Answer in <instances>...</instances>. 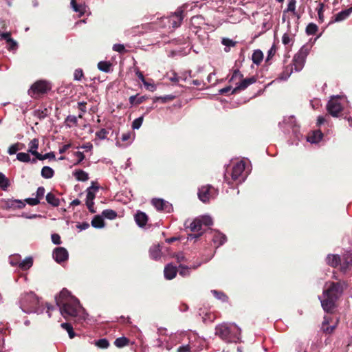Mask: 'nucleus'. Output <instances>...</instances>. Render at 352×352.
I'll list each match as a JSON object with an SVG mask.
<instances>
[{"label":"nucleus","mask_w":352,"mask_h":352,"mask_svg":"<svg viewBox=\"0 0 352 352\" xmlns=\"http://www.w3.org/2000/svg\"><path fill=\"white\" fill-rule=\"evenodd\" d=\"M78 181L85 182L89 179V175L82 170H76L73 173Z\"/></svg>","instance_id":"nucleus-28"},{"label":"nucleus","mask_w":352,"mask_h":352,"mask_svg":"<svg viewBox=\"0 0 352 352\" xmlns=\"http://www.w3.org/2000/svg\"><path fill=\"white\" fill-rule=\"evenodd\" d=\"M111 64L107 61H100L98 64V68L104 72H109L110 71Z\"/></svg>","instance_id":"nucleus-38"},{"label":"nucleus","mask_w":352,"mask_h":352,"mask_svg":"<svg viewBox=\"0 0 352 352\" xmlns=\"http://www.w3.org/2000/svg\"><path fill=\"white\" fill-rule=\"evenodd\" d=\"M134 138V134L131 131H128L122 135L121 139L123 142L130 141L129 143H131L133 139Z\"/></svg>","instance_id":"nucleus-45"},{"label":"nucleus","mask_w":352,"mask_h":352,"mask_svg":"<svg viewBox=\"0 0 352 352\" xmlns=\"http://www.w3.org/2000/svg\"><path fill=\"white\" fill-rule=\"evenodd\" d=\"M128 343L129 340L126 337L118 338L114 341V344L118 348L125 346L128 344Z\"/></svg>","instance_id":"nucleus-39"},{"label":"nucleus","mask_w":352,"mask_h":352,"mask_svg":"<svg viewBox=\"0 0 352 352\" xmlns=\"http://www.w3.org/2000/svg\"><path fill=\"white\" fill-rule=\"evenodd\" d=\"M338 319L333 321L331 316H324L322 322L321 331L325 334H331L337 328Z\"/></svg>","instance_id":"nucleus-11"},{"label":"nucleus","mask_w":352,"mask_h":352,"mask_svg":"<svg viewBox=\"0 0 352 352\" xmlns=\"http://www.w3.org/2000/svg\"><path fill=\"white\" fill-rule=\"evenodd\" d=\"M17 47V43L12 38L8 43V49L9 50H14Z\"/></svg>","instance_id":"nucleus-62"},{"label":"nucleus","mask_w":352,"mask_h":352,"mask_svg":"<svg viewBox=\"0 0 352 352\" xmlns=\"http://www.w3.org/2000/svg\"><path fill=\"white\" fill-rule=\"evenodd\" d=\"M47 202L52 206L56 207L60 205V199L52 192H49L46 195Z\"/></svg>","instance_id":"nucleus-27"},{"label":"nucleus","mask_w":352,"mask_h":352,"mask_svg":"<svg viewBox=\"0 0 352 352\" xmlns=\"http://www.w3.org/2000/svg\"><path fill=\"white\" fill-rule=\"evenodd\" d=\"M230 80L235 82L236 86L234 89L233 92H236L237 91L244 90L250 85L255 83L257 78L253 76L250 78H243V75L239 69H235Z\"/></svg>","instance_id":"nucleus-4"},{"label":"nucleus","mask_w":352,"mask_h":352,"mask_svg":"<svg viewBox=\"0 0 352 352\" xmlns=\"http://www.w3.org/2000/svg\"><path fill=\"white\" fill-rule=\"evenodd\" d=\"M9 180L3 173L0 172V187L5 190L9 186Z\"/></svg>","instance_id":"nucleus-43"},{"label":"nucleus","mask_w":352,"mask_h":352,"mask_svg":"<svg viewBox=\"0 0 352 352\" xmlns=\"http://www.w3.org/2000/svg\"><path fill=\"white\" fill-rule=\"evenodd\" d=\"M94 200H87L86 199V206H87L88 210L91 213H95L96 212V210H95V209L94 208Z\"/></svg>","instance_id":"nucleus-57"},{"label":"nucleus","mask_w":352,"mask_h":352,"mask_svg":"<svg viewBox=\"0 0 352 352\" xmlns=\"http://www.w3.org/2000/svg\"><path fill=\"white\" fill-rule=\"evenodd\" d=\"M19 146V143H16V144L11 145L8 148V153H9V155L15 154L16 153V151L20 149Z\"/></svg>","instance_id":"nucleus-52"},{"label":"nucleus","mask_w":352,"mask_h":352,"mask_svg":"<svg viewBox=\"0 0 352 352\" xmlns=\"http://www.w3.org/2000/svg\"><path fill=\"white\" fill-rule=\"evenodd\" d=\"M323 137V133L320 130L314 131L307 137V141L311 143L319 142Z\"/></svg>","instance_id":"nucleus-21"},{"label":"nucleus","mask_w":352,"mask_h":352,"mask_svg":"<svg viewBox=\"0 0 352 352\" xmlns=\"http://www.w3.org/2000/svg\"><path fill=\"white\" fill-rule=\"evenodd\" d=\"M340 99V98L338 96H333L329 100L327 104V110L333 117H338L343 109Z\"/></svg>","instance_id":"nucleus-8"},{"label":"nucleus","mask_w":352,"mask_h":352,"mask_svg":"<svg viewBox=\"0 0 352 352\" xmlns=\"http://www.w3.org/2000/svg\"><path fill=\"white\" fill-rule=\"evenodd\" d=\"M107 134L108 131L104 129H102L99 131L96 132V135L100 140H104L107 138Z\"/></svg>","instance_id":"nucleus-54"},{"label":"nucleus","mask_w":352,"mask_h":352,"mask_svg":"<svg viewBox=\"0 0 352 352\" xmlns=\"http://www.w3.org/2000/svg\"><path fill=\"white\" fill-rule=\"evenodd\" d=\"M20 258V256L16 255V256H14L12 257H11L10 258V263L12 265V266H15V265H19V259Z\"/></svg>","instance_id":"nucleus-60"},{"label":"nucleus","mask_w":352,"mask_h":352,"mask_svg":"<svg viewBox=\"0 0 352 352\" xmlns=\"http://www.w3.org/2000/svg\"><path fill=\"white\" fill-rule=\"evenodd\" d=\"M151 203L157 210L170 212L173 210L172 205L162 199H153Z\"/></svg>","instance_id":"nucleus-14"},{"label":"nucleus","mask_w":352,"mask_h":352,"mask_svg":"<svg viewBox=\"0 0 352 352\" xmlns=\"http://www.w3.org/2000/svg\"><path fill=\"white\" fill-rule=\"evenodd\" d=\"M276 53V48L275 46L273 45L268 51L267 52V56L265 59V63L270 64V59L274 56Z\"/></svg>","instance_id":"nucleus-50"},{"label":"nucleus","mask_w":352,"mask_h":352,"mask_svg":"<svg viewBox=\"0 0 352 352\" xmlns=\"http://www.w3.org/2000/svg\"><path fill=\"white\" fill-rule=\"evenodd\" d=\"M318 30L317 25L314 23H310L306 28V33L308 35H314Z\"/></svg>","instance_id":"nucleus-37"},{"label":"nucleus","mask_w":352,"mask_h":352,"mask_svg":"<svg viewBox=\"0 0 352 352\" xmlns=\"http://www.w3.org/2000/svg\"><path fill=\"white\" fill-rule=\"evenodd\" d=\"M352 267V253L347 252L341 257V264H340V271L346 274Z\"/></svg>","instance_id":"nucleus-12"},{"label":"nucleus","mask_w":352,"mask_h":352,"mask_svg":"<svg viewBox=\"0 0 352 352\" xmlns=\"http://www.w3.org/2000/svg\"><path fill=\"white\" fill-rule=\"evenodd\" d=\"M71 6L74 12H78L80 15L85 12V3H77L76 0H71Z\"/></svg>","instance_id":"nucleus-26"},{"label":"nucleus","mask_w":352,"mask_h":352,"mask_svg":"<svg viewBox=\"0 0 352 352\" xmlns=\"http://www.w3.org/2000/svg\"><path fill=\"white\" fill-rule=\"evenodd\" d=\"M217 195V191L211 186H201L198 191V197L202 202H207Z\"/></svg>","instance_id":"nucleus-10"},{"label":"nucleus","mask_w":352,"mask_h":352,"mask_svg":"<svg viewBox=\"0 0 352 352\" xmlns=\"http://www.w3.org/2000/svg\"><path fill=\"white\" fill-rule=\"evenodd\" d=\"M215 318V316L212 313H206L204 316H203V321L204 322H212Z\"/></svg>","instance_id":"nucleus-55"},{"label":"nucleus","mask_w":352,"mask_h":352,"mask_svg":"<svg viewBox=\"0 0 352 352\" xmlns=\"http://www.w3.org/2000/svg\"><path fill=\"white\" fill-rule=\"evenodd\" d=\"M0 38L6 40L7 43L12 39L10 34L9 32H3L0 34Z\"/></svg>","instance_id":"nucleus-63"},{"label":"nucleus","mask_w":352,"mask_h":352,"mask_svg":"<svg viewBox=\"0 0 352 352\" xmlns=\"http://www.w3.org/2000/svg\"><path fill=\"white\" fill-rule=\"evenodd\" d=\"M352 12V6L346 10H342L341 12H338V14H335L333 16V19L331 22H340L342 21L345 20L346 18L349 17V16Z\"/></svg>","instance_id":"nucleus-18"},{"label":"nucleus","mask_w":352,"mask_h":352,"mask_svg":"<svg viewBox=\"0 0 352 352\" xmlns=\"http://www.w3.org/2000/svg\"><path fill=\"white\" fill-rule=\"evenodd\" d=\"M149 254L151 258L153 259H157L161 256V250L159 245H155L151 247L149 250Z\"/></svg>","instance_id":"nucleus-29"},{"label":"nucleus","mask_w":352,"mask_h":352,"mask_svg":"<svg viewBox=\"0 0 352 352\" xmlns=\"http://www.w3.org/2000/svg\"><path fill=\"white\" fill-rule=\"evenodd\" d=\"M99 189L98 186H95L92 182V185L87 189V200H94L96 197V192Z\"/></svg>","instance_id":"nucleus-25"},{"label":"nucleus","mask_w":352,"mask_h":352,"mask_svg":"<svg viewBox=\"0 0 352 352\" xmlns=\"http://www.w3.org/2000/svg\"><path fill=\"white\" fill-rule=\"evenodd\" d=\"M8 206L9 208L21 209V208H23V207H25V204L24 202H23L21 200L14 199V200H10L8 202Z\"/></svg>","instance_id":"nucleus-34"},{"label":"nucleus","mask_w":352,"mask_h":352,"mask_svg":"<svg viewBox=\"0 0 352 352\" xmlns=\"http://www.w3.org/2000/svg\"><path fill=\"white\" fill-rule=\"evenodd\" d=\"M91 226L96 228H102L104 226V220L100 216H96L91 221Z\"/></svg>","instance_id":"nucleus-35"},{"label":"nucleus","mask_w":352,"mask_h":352,"mask_svg":"<svg viewBox=\"0 0 352 352\" xmlns=\"http://www.w3.org/2000/svg\"><path fill=\"white\" fill-rule=\"evenodd\" d=\"M25 201L30 206H36L40 203V201L36 197L26 199Z\"/></svg>","instance_id":"nucleus-59"},{"label":"nucleus","mask_w":352,"mask_h":352,"mask_svg":"<svg viewBox=\"0 0 352 352\" xmlns=\"http://www.w3.org/2000/svg\"><path fill=\"white\" fill-rule=\"evenodd\" d=\"M177 268L171 264L167 265L164 270V277L168 280L174 278L177 274Z\"/></svg>","instance_id":"nucleus-19"},{"label":"nucleus","mask_w":352,"mask_h":352,"mask_svg":"<svg viewBox=\"0 0 352 352\" xmlns=\"http://www.w3.org/2000/svg\"><path fill=\"white\" fill-rule=\"evenodd\" d=\"M83 76L82 71L81 69H76L74 72V79L76 80H80Z\"/></svg>","instance_id":"nucleus-64"},{"label":"nucleus","mask_w":352,"mask_h":352,"mask_svg":"<svg viewBox=\"0 0 352 352\" xmlns=\"http://www.w3.org/2000/svg\"><path fill=\"white\" fill-rule=\"evenodd\" d=\"M60 327L66 330L69 334L70 338H74L75 336V333L73 330V327L69 323L64 322L60 324Z\"/></svg>","instance_id":"nucleus-40"},{"label":"nucleus","mask_w":352,"mask_h":352,"mask_svg":"<svg viewBox=\"0 0 352 352\" xmlns=\"http://www.w3.org/2000/svg\"><path fill=\"white\" fill-rule=\"evenodd\" d=\"M38 143L39 141L36 138H34L32 140H31L28 144L29 148L28 150V152L36 157L38 153L37 152V149L38 148Z\"/></svg>","instance_id":"nucleus-23"},{"label":"nucleus","mask_w":352,"mask_h":352,"mask_svg":"<svg viewBox=\"0 0 352 352\" xmlns=\"http://www.w3.org/2000/svg\"><path fill=\"white\" fill-rule=\"evenodd\" d=\"M54 170L47 166H43L41 170V176L45 179H50L54 176Z\"/></svg>","instance_id":"nucleus-31"},{"label":"nucleus","mask_w":352,"mask_h":352,"mask_svg":"<svg viewBox=\"0 0 352 352\" xmlns=\"http://www.w3.org/2000/svg\"><path fill=\"white\" fill-rule=\"evenodd\" d=\"M325 261L328 265L336 268L341 264V257L338 254H329L326 257Z\"/></svg>","instance_id":"nucleus-17"},{"label":"nucleus","mask_w":352,"mask_h":352,"mask_svg":"<svg viewBox=\"0 0 352 352\" xmlns=\"http://www.w3.org/2000/svg\"><path fill=\"white\" fill-rule=\"evenodd\" d=\"M168 78L173 82L177 83L179 82L181 78L177 74L173 72L168 74Z\"/></svg>","instance_id":"nucleus-51"},{"label":"nucleus","mask_w":352,"mask_h":352,"mask_svg":"<svg viewBox=\"0 0 352 352\" xmlns=\"http://www.w3.org/2000/svg\"><path fill=\"white\" fill-rule=\"evenodd\" d=\"M54 157H55V155L52 152L45 153V155H41V153H38L37 154V155L36 156V158L39 160H44L47 158H54Z\"/></svg>","instance_id":"nucleus-49"},{"label":"nucleus","mask_w":352,"mask_h":352,"mask_svg":"<svg viewBox=\"0 0 352 352\" xmlns=\"http://www.w3.org/2000/svg\"><path fill=\"white\" fill-rule=\"evenodd\" d=\"M113 50L116 52L122 53L125 50V47L122 44H114L113 46Z\"/></svg>","instance_id":"nucleus-58"},{"label":"nucleus","mask_w":352,"mask_h":352,"mask_svg":"<svg viewBox=\"0 0 352 352\" xmlns=\"http://www.w3.org/2000/svg\"><path fill=\"white\" fill-rule=\"evenodd\" d=\"M189 229L190 231L193 232H199L197 234H191L188 235V239H193L199 237L201 234L202 230V221L200 219H195L192 222H190L189 226Z\"/></svg>","instance_id":"nucleus-13"},{"label":"nucleus","mask_w":352,"mask_h":352,"mask_svg":"<svg viewBox=\"0 0 352 352\" xmlns=\"http://www.w3.org/2000/svg\"><path fill=\"white\" fill-rule=\"evenodd\" d=\"M296 0H290L287 5V8L284 11V12H292L293 15L296 16L298 19H300V14H298L296 11Z\"/></svg>","instance_id":"nucleus-33"},{"label":"nucleus","mask_w":352,"mask_h":352,"mask_svg":"<svg viewBox=\"0 0 352 352\" xmlns=\"http://www.w3.org/2000/svg\"><path fill=\"white\" fill-rule=\"evenodd\" d=\"M102 215L108 219H114L117 217V213L113 210L107 209L103 210Z\"/></svg>","instance_id":"nucleus-42"},{"label":"nucleus","mask_w":352,"mask_h":352,"mask_svg":"<svg viewBox=\"0 0 352 352\" xmlns=\"http://www.w3.org/2000/svg\"><path fill=\"white\" fill-rule=\"evenodd\" d=\"M183 18V10L181 8H178L169 16L168 23L173 28H178L180 26Z\"/></svg>","instance_id":"nucleus-15"},{"label":"nucleus","mask_w":352,"mask_h":352,"mask_svg":"<svg viewBox=\"0 0 352 352\" xmlns=\"http://www.w3.org/2000/svg\"><path fill=\"white\" fill-rule=\"evenodd\" d=\"M240 329L234 324H221V340L228 342H237L240 339Z\"/></svg>","instance_id":"nucleus-6"},{"label":"nucleus","mask_w":352,"mask_h":352,"mask_svg":"<svg viewBox=\"0 0 352 352\" xmlns=\"http://www.w3.org/2000/svg\"><path fill=\"white\" fill-rule=\"evenodd\" d=\"M52 89L51 83L45 80H39L33 83L28 91V95L33 98H38L47 94Z\"/></svg>","instance_id":"nucleus-5"},{"label":"nucleus","mask_w":352,"mask_h":352,"mask_svg":"<svg viewBox=\"0 0 352 352\" xmlns=\"http://www.w3.org/2000/svg\"><path fill=\"white\" fill-rule=\"evenodd\" d=\"M143 122V117H139L133 120L132 122L133 129H138L140 128Z\"/></svg>","instance_id":"nucleus-46"},{"label":"nucleus","mask_w":352,"mask_h":352,"mask_svg":"<svg viewBox=\"0 0 352 352\" xmlns=\"http://www.w3.org/2000/svg\"><path fill=\"white\" fill-rule=\"evenodd\" d=\"M96 345L101 349H107L109 346V342L107 339H100L96 342Z\"/></svg>","instance_id":"nucleus-47"},{"label":"nucleus","mask_w":352,"mask_h":352,"mask_svg":"<svg viewBox=\"0 0 352 352\" xmlns=\"http://www.w3.org/2000/svg\"><path fill=\"white\" fill-rule=\"evenodd\" d=\"M55 300L64 318L78 317L80 320H85V310L80 305L79 300L67 289H63L58 295L56 296Z\"/></svg>","instance_id":"nucleus-1"},{"label":"nucleus","mask_w":352,"mask_h":352,"mask_svg":"<svg viewBox=\"0 0 352 352\" xmlns=\"http://www.w3.org/2000/svg\"><path fill=\"white\" fill-rule=\"evenodd\" d=\"M308 54L309 50L305 46L302 47L299 52L295 54L292 61L296 71L300 72L302 69Z\"/></svg>","instance_id":"nucleus-9"},{"label":"nucleus","mask_w":352,"mask_h":352,"mask_svg":"<svg viewBox=\"0 0 352 352\" xmlns=\"http://www.w3.org/2000/svg\"><path fill=\"white\" fill-rule=\"evenodd\" d=\"M45 190L43 186H40L37 188L36 192V197L40 201L41 199H43L45 195Z\"/></svg>","instance_id":"nucleus-53"},{"label":"nucleus","mask_w":352,"mask_h":352,"mask_svg":"<svg viewBox=\"0 0 352 352\" xmlns=\"http://www.w3.org/2000/svg\"><path fill=\"white\" fill-rule=\"evenodd\" d=\"M19 304L21 309L25 314L36 313L41 314L44 311L43 303L33 292L22 294Z\"/></svg>","instance_id":"nucleus-3"},{"label":"nucleus","mask_w":352,"mask_h":352,"mask_svg":"<svg viewBox=\"0 0 352 352\" xmlns=\"http://www.w3.org/2000/svg\"><path fill=\"white\" fill-rule=\"evenodd\" d=\"M292 72L293 69L292 66H286L283 71L280 74L278 78L283 80H285L290 76Z\"/></svg>","instance_id":"nucleus-32"},{"label":"nucleus","mask_w":352,"mask_h":352,"mask_svg":"<svg viewBox=\"0 0 352 352\" xmlns=\"http://www.w3.org/2000/svg\"><path fill=\"white\" fill-rule=\"evenodd\" d=\"M135 220L140 227H144L148 221V217L143 212H138L135 215Z\"/></svg>","instance_id":"nucleus-20"},{"label":"nucleus","mask_w":352,"mask_h":352,"mask_svg":"<svg viewBox=\"0 0 352 352\" xmlns=\"http://www.w3.org/2000/svg\"><path fill=\"white\" fill-rule=\"evenodd\" d=\"M16 159L22 162H31L30 156L27 153H19L16 154Z\"/></svg>","instance_id":"nucleus-41"},{"label":"nucleus","mask_w":352,"mask_h":352,"mask_svg":"<svg viewBox=\"0 0 352 352\" xmlns=\"http://www.w3.org/2000/svg\"><path fill=\"white\" fill-rule=\"evenodd\" d=\"M252 62L256 65H259L263 60V53L261 50H256L252 55Z\"/></svg>","instance_id":"nucleus-22"},{"label":"nucleus","mask_w":352,"mask_h":352,"mask_svg":"<svg viewBox=\"0 0 352 352\" xmlns=\"http://www.w3.org/2000/svg\"><path fill=\"white\" fill-rule=\"evenodd\" d=\"M33 264V259L32 257H27L24 260L21 261L19 263V266L21 269L25 270L32 267Z\"/></svg>","instance_id":"nucleus-30"},{"label":"nucleus","mask_w":352,"mask_h":352,"mask_svg":"<svg viewBox=\"0 0 352 352\" xmlns=\"http://www.w3.org/2000/svg\"><path fill=\"white\" fill-rule=\"evenodd\" d=\"M52 241L54 244L58 245L60 244V237L58 234H52Z\"/></svg>","instance_id":"nucleus-61"},{"label":"nucleus","mask_w":352,"mask_h":352,"mask_svg":"<svg viewBox=\"0 0 352 352\" xmlns=\"http://www.w3.org/2000/svg\"><path fill=\"white\" fill-rule=\"evenodd\" d=\"M347 285L344 280L337 282L328 280L322 291V298L319 297L323 310L328 314H333L337 308V301L342 296Z\"/></svg>","instance_id":"nucleus-2"},{"label":"nucleus","mask_w":352,"mask_h":352,"mask_svg":"<svg viewBox=\"0 0 352 352\" xmlns=\"http://www.w3.org/2000/svg\"><path fill=\"white\" fill-rule=\"evenodd\" d=\"M221 44L225 46L224 51L226 52H230L231 47H236L237 41H234L232 39L228 38H221Z\"/></svg>","instance_id":"nucleus-24"},{"label":"nucleus","mask_w":352,"mask_h":352,"mask_svg":"<svg viewBox=\"0 0 352 352\" xmlns=\"http://www.w3.org/2000/svg\"><path fill=\"white\" fill-rule=\"evenodd\" d=\"M245 164L243 161H240L236 162L232 168L231 172L230 173L228 168H226V173L224 174V181L228 183V184H230L231 182L230 181L229 177H231V179L233 182H236L239 179V177L241 175L243 172L245 170Z\"/></svg>","instance_id":"nucleus-7"},{"label":"nucleus","mask_w":352,"mask_h":352,"mask_svg":"<svg viewBox=\"0 0 352 352\" xmlns=\"http://www.w3.org/2000/svg\"><path fill=\"white\" fill-rule=\"evenodd\" d=\"M179 274L182 276H186L190 274V267H188L187 266L179 265Z\"/></svg>","instance_id":"nucleus-44"},{"label":"nucleus","mask_w":352,"mask_h":352,"mask_svg":"<svg viewBox=\"0 0 352 352\" xmlns=\"http://www.w3.org/2000/svg\"><path fill=\"white\" fill-rule=\"evenodd\" d=\"M175 98V96L174 95L170 94V95H166L164 96L155 97V98H153V100L154 102L160 101L162 103H166L169 101L173 100Z\"/></svg>","instance_id":"nucleus-36"},{"label":"nucleus","mask_w":352,"mask_h":352,"mask_svg":"<svg viewBox=\"0 0 352 352\" xmlns=\"http://www.w3.org/2000/svg\"><path fill=\"white\" fill-rule=\"evenodd\" d=\"M143 84L145 88L150 91L153 92L156 90V85L153 82L145 81Z\"/></svg>","instance_id":"nucleus-56"},{"label":"nucleus","mask_w":352,"mask_h":352,"mask_svg":"<svg viewBox=\"0 0 352 352\" xmlns=\"http://www.w3.org/2000/svg\"><path fill=\"white\" fill-rule=\"evenodd\" d=\"M317 12L318 14V21L322 23L324 20L323 12H324V3H320L319 4V7L317 8Z\"/></svg>","instance_id":"nucleus-48"},{"label":"nucleus","mask_w":352,"mask_h":352,"mask_svg":"<svg viewBox=\"0 0 352 352\" xmlns=\"http://www.w3.org/2000/svg\"><path fill=\"white\" fill-rule=\"evenodd\" d=\"M53 257L58 263L63 262L68 258V252L64 248H56L53 252Z\"/></svg>","instance_id":"nucleus-16"}]
</instances>
